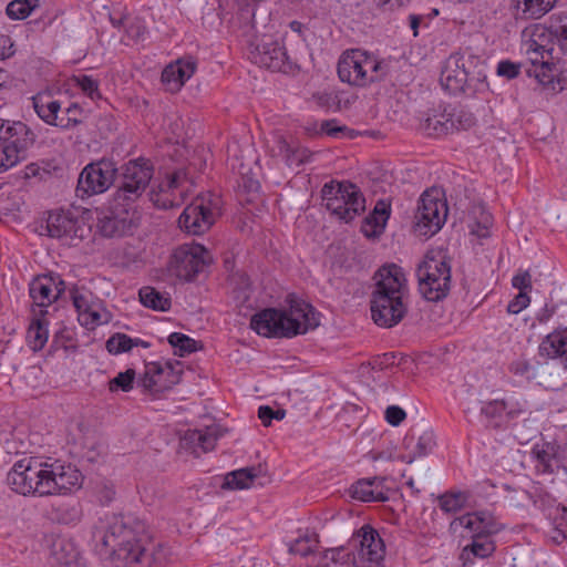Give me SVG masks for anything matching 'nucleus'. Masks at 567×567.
I'll use <instances>...</instances> for the list:
<instances>
[{"label": "nucleus", "mask_w": 567, "mask_h": 567, "mask_svg": "<svg viewBox=\"0 0 567 567\" xmlns=\"http://www.w3.org/2000/svg\"><path fill=\"white\" fill-rule=\"evenodd\" d=\"M92 539L101 556L133 564L138 563L144 554L147 535L143 522L114 516L105 527L94 528Z\"/></svg>", "instance_id": "obj_1"}, {"label": "nucleus", "mask_w": 567, "mask_h": 567, "mask_svg": "<svg viewBox=\"0 0 567 567\" xmlns=\"http://www.w3.org/2000/svg\"><path fill=\"white\" fill-rule=\"evenodd\" d=\"M288 308H266L251 317L250 328L267 338H291L319 326V315L308 302L289 295Z\"/></svg>", "instance_id": "obj_2"}, {"label": "nucleus", "mask_w": 567, "mask_h": 567, "mask_svg": "<svg viewBox=\"0 0 567 567\" xmlns=\"http://www.w3.org/2000/svg\"><path fill=\"white\" fill-rule=\"evenodd\" d=\"M375 287L371 296V316L375 324L392 328L403 320L408 312L406 279L401 267L390 264L374 275Z\"/></svg>", "instance_id": "obj_3"}, {"label": "nucleus", "mask_w": 567, "mask_h": 567, "mask_svg": "<svg viewBox=\"0 0 567 567\" xmlns=\"http://www.w3.org/2000/svg\"><path fill=\"white\" fill-rule=\"evenodd\" d=\"M419 291L427 301L443 300L451 289V264L442 250L429 251L416 269Z\"/></svg>", "instance_id": "obj_4"}, {"label": "nucleus", "mask_w": 567, "mask_h": 567, "mask_svg": "<svg viewBox=\"0 0 567 567\" xmlns=\"http://www.w3.org/2000/svg\"><path fill=\"white\" fill-rule=\"evenodd\" d=\"M385 74V64L360 49L347 50L338 61L339 79L350 85L363 87L381 81Z\"/></svg>", "instance_id": "obj_5"}, {"label": "nucleus", "mask_w": 567, "mask_h": 567, "mask_svg": "<svg viewBox=\"0 0 567 567\" xmlns=\"http://www.w3.org/2000/svg\"><path fill=\"white\" fill-rule=\"evenodd\" d=\"M321 197L326 208L344 223H350L365 209L363 194L357 185L350 182L324 184Z\"/></svg>", "instance_id": "obj_6"}, {"label": "nucleus", "mask_w": 567, "mask_h": 567, "mask_svg": "<svg viewBox=\"0 0 567 567\" xmlns=\"http://www.w3.org/2000/svg\"><path fill=\"white\" fill-rule=\"evenodd\" d=\"M539 352L550 358L544 363V372L556 373V378H546L545 388L556 391L567 385V327L549 333L542 341Z\"/></svg>", "instance_id": "obj_7"}, {"label": "nucleus", "mask_w": 567, "mask_h": 567, "mask_svg": "<svg viewBox=\"0 0 567 567\" xmlns=\"http://www.w3.org/2000/svg\"><path fill=\"white\" fill-rule=\"evenodd\" d=\"M44 462L27 456L17 461L7 475V484L17 494L44 496Z\"/></svg>", "instance_id": "obj_8"}, {"label": "nucleus", "mask_w": 567, "mask_h": 567, "mask_svg": "<svg viewBox=\"0 0 567 567\" xmlns=\"http://www.w3.org/2000/svg\"><path fill=\"white\" fill-rule=\"evenodd\" d=\"M354 567H384L385 545L379 533L363 525L349 542Z\"/></svg>", "instance_id": "obj_9"}, {"label": "nucleus", "mask_w": 567, "mask_h": 567, "mask_svg": "<svg viewBox=\"0 0 567 567\" xmlns=\"http://www.w3.org/2000/svg\"><path fill=\"white\" fill-rule=\"evenodd\" d=\"M118 168L110 158H101L84 166L78 178L76 196L86 198L105 193L115 182Z\"/></svg>", "instance_id": "obj_10"}, {"label": "nucleus", "mask_w": 567, "mask_h": 567, "mask_svg": "<svg viewBox=\"0 0 567 567\" xmlns=\"http://www.w3.org/2000/svg\"><path fill=\"white\" fill-rule=\"evenodd\" d=\"M34 142L35 134L27 124L0 120V150L7 166L17 165Z\"/></svg>", "instance_id": "obj_11"}, {"label": "nucleus", "mask_w": 567, "mask_h": 567, "mask_svg": "<svg viewBox=\"0 0 567 567\" xmlns=\"http://www.w3.org/2000/svg\"><path fill=\"white\" fill-rule=\"evenodd\" d=\"M153 177V167L144 158L127 162L120 168V184L115 200L135 202L146 189Z\"/></svg>", "instance_id": "obj_12"}, {"label": "nucleus", "mask_w": 567, "mask_h": 567, "mask_svg": "<svg viewBox=\"0 0 567 567\" xmlns=\"http://www.w3.org/2000/svg\"><path fill=\"white\" fill-rule=\"evenodd\" d=\"M447 213V204L442 192L437 188L425 190L415 213L416 229L424 236H433L444 225Z\"/></svg>", "instance_id": "obj_13"}, {"label": "nucleus", "mask_w": 567, "mask_h": 567, "mask_svg": "<svg viewBox=\"0 0 567 567\" xmlns=\"http://www.w3.org/2000/svg\"><path fill=\"white\" fill-rule=\"evenodd\" d=\"M210 262V252L204 246L186 244L175 249L171 260V269L178 278L190 281L203 272Z\"/></svg>", "instance_id": "obj_14"}, {"label": "nucleus", "mask_w": 567, "mask_h": 567, "mask_svg": "<svg viewBox=\"0 0 567 567\" xmlns=\"http://www.w3.org/2000/svg\"><path fill=\"white\" fill-rule=\"evenodd\" d=\"M83 475L76 466L60 461L44 462V482L41 485L44 496L66 494L78 489L81 487Z\"/></svg>", "instance_id": "obj_15"}, {"label": "nucleus", "mask_w": 567, "mask_h": 567, "mask_svg": "<svg viewBox=\"0 0 567 567\" xmlns=\"http://www.w3.org/2000/svg\"><path fill=\"white\" fill-rule=\"evenodd\" d=\"M70 296L79 315L82 326L93 329L96 326L107 323L110 313L103 308L102 301L85 287H73Z\"/></svg>", "instance_id": "obj_16"}, {"label": "nucleus", "mask_w": 567, "mask_h": 567, "mask_svg": "<svg viewBox=\"0 0 567 567\" xmlns=\"http://www.w3.org/2000/svg\"><path fill=\"white\" fill-rule=\"evenodd\" d=\"M187 190V174L178 169L151 189L150 199L157 208L168 209L183 204Z\"/></svg>", "instance_id": "obj_17"}, {"label": "nucleus", "mask_w": 567, "mask_h": 567, "mask_svg": "<svg viewBox=\"0 0 567 567\" xmlns=\"http://www.w3.org/2000/svg\"><path fill=\"white\" fill-rule=\"evenodd\" d=\"M251 61L271 71L289 72L293 68L285 47L271 38L264 37L250 51Z\"/></svg>", "instance_id": "obj_18"}, {"label": "nucleus", "mask_w": 567, "mask_h": 567, "mask_svg": "<svg viewBox=\"0 0 567 567\" xmlns=\"http://www.w3.org/2000/svg\"><path fill=\"white\" fill-rule=\"evenodd\" d=\"M215 223V214L210 199L206 197L195 198L178 218L181 229L189 235H202Z\"/></svg>", "instance_id": "obj_19"}, {"label": "nucleus", "mask_w": 567, "mask_h": 567, "mask_svg": "<svg viewBox=\"0 0 567 567\" xmlns=\"http://www.w3.org/2000/svg\"><path fill=\"white\" fill-rule=\"evenodd\" d=\"M65 284L59 276L44 275L33 279L29 293L33 308L40 316L49 313L48 308L64 292Z\"/></svg>", "instance_id": "obj_20"}, {"label": "nucleus", "mask_w": 567, "mask_h": 567, "mask_svg": "<svg viewBox=\"0 0 567 567\" xmlns=\"http://www.w3.org/2000/svg\"><path fill=\"white\" fill-rule=\"evenodd\" d=\"M472 56L467 59L462 54H452L445 61L441 71L440 82L451 94L464 93L468 81V65L474 64Z\"/></svg>", "instance_id": "obj_21"}, {"label": "nucleus", "mask_w": 567, "mask_h": 567, "mask_svg": "<svg viewBox=\"0 0 567 567\" xmlns=\"http://www.w3.org/2000/svg\"><path fill=\"white\" fill-rule=\"evenodd\" d=\"M47 231L50 237L65 239H83L87 230L85 224L74 218L69 212H52L47 219Z\"/></svg>", "instance_id": "obj_22"}, {"label": "nucleus", "mask_w": 567, "mask_h": 567, "mask_svg": "<svg viewBox=\"0 0 567 567\" xmlns=\"http://www.w3.org/2000/svg\"><path fill=\"white\" fill-rule=\"evenodd\" d=\"M196 70V62L192 58L178 59L169 63L162 72V83L166 91L175 93L189 80Z\"/></svg>", "instance_id": "obj_23"}, {"label": "nucleus", "mask_w": 567, "mask_h": 567, "mask_svg": "<svg viewBox=\"0 0 567 567\" xmlns=\"http://www.w3.org/2000/svg\"><path fill=\"white\" fill-rule=\"evenodd\" d=\"M558 445L549 442L535 444L532 456L535 462L536 472L539 474H553L563 466Z\"/></svg>", "instance_id": "obj_24"}, {"label": "nucleus", "mask_w": 567, "mask_h": 567, "mask_svg": "<svg viewBox=\"0 0 567 567\" xmlns=\"http://www.w3.org/2000/svg\"><path fill=\"white\" fill-rule=\"evenodd\" d=\"M435 446V435L432 430L424 431L417 439L414 435H406L403 440L404 452L400 460L408 464L414 462L432 452Z\"/></svg>", "instance_id": "obj_25"}, {"label": "nucleus", "mask_w": 567, "mask_h": 567, "mask_svg": "<svg viewBox=\"0 0 567 567\" xmlns=\"http://www.w3.org/2000/svg\"><path fill=\"white\" fill-rule=\"evenodd\" d=\"M461 526L476 534L495 535L503 529V525L488 511H477L457 518Z\"/></svg>", "instance_id": "obj_26"}, {"label": "nucleus", "mask_w": 567, "mask_h": 567, "mask_svg": "<svg viewBox=\"0 0 567 567\" xmlns=\"http://www.w3.org/2000/svg\"><path fill=\"white\" fill-rule=\"evenodd\" d=\"M223 435L219 425L212 424L204 429L189 430L185 433L183 442L193 449L194 453L200 450L207 453L214 450L217 440Z\"/></svg>", "instance_id": "obj_27"}, {"label": "nucleus", "mask_w": 567, "mask_h": 567, "mask_svg": "<svg viewBox=\"0 0 567 567\" xmlns=\"http://www.w3.org/2000/svg\"><path fill=\"white\" fill-rule=\"evenodd\" d=\"M547 30L543 25H535L530 32L529 39L524 41L523 48L532 66H536L544 60V54L551 55L554 48L544 43L547 40Z\"/></svg>", "instance_id": "obj_28"}, {"label": "nucleus", "mask_w": 567, "mask_h": 567, "mask_svg": "<svg viewBox=\"0 0 567 567\" xmlns=\"http://www.w3.org/2000/svg\"><path fill=\"white\" fill-rule=\"evenodd\" d=\"M382 480L378 477L362 478L351 485L350 496L361 502H384L388 496L383 493Z\"/></svg>", "instance_id": "obj_29"}, {"label": "nucleus", "mask_w": 567, "mask_h": 567, "mask_svg": "<svg viewBox=\"0 0 567 567\" xmlns=\"http://www.w3.org/2000/svg\"><path fill=\"white\" fill-rule=\"evenodd\" d=\"M389 215V206L382 200L378 202L374 209L364 218L361 225L363 235L367 238L379 237L384 231Z\"/></svg>", "instance_id": "obj_30"}, {"label": "nucleus", "mask_w": 567, "mask_h": 567, "mask_svg": "<svg viewBox=\"0 0 567 567\" xmlns=\"http://www.w3.org/2000/svg\"><path fill=\"white\" fill-rule=\"evenodd\" d=\"M496 549L495 542L491 538V535L473 534L472 543L466 545L461 554L463 566L473 564L470 559V555L477 558H487L494 554Z\"/></svg>", "instance_id": "obj_31"}, {"label": "nucleus", "mask_w": 567, "mask_h": 567, "mask_svg": "<svg viewBox=\"0 0 567 567\" xmlns=\"http://www.w3.org/2000/svg\"><path fill=\"white\" fill-rule=\"evenodd\" d=\"M33 318L30 322L27 339L34 351L41 350L49 338L48 324L49 321L45 319V316H40L35 309H32Z\"/></svg>", "instance_id": "obj_32"}, {"label": "nucleus", "mask_w": 567, "mask_h": 567, "mask_svg": "<svg viewBox=\"0 0 567 567\" xmlns=\"http://www.w3.org/2000/svg\"><path fill=\"white\" fill-rule=\"evenodd\" d=\"M558 0H515L517 14L524 19H539L554 9Z\"/></svg>", "instance_id": "obj_33"}, {"label": "nucleus", "mask_w": 567, "mask_h": 567, "mask_svg": "<svg viewBox=\"0 0 567 567\" xmlns=\"http://www.w3.org/2000/svg\"><path fill=\"white\" fill-rule=\"evenodd\" d=\"M164 373H172L173 378L169 380L172 384L179 382V373L181 371L176 372L174 371V367L172 363L167 362L165 365H161L159 363L152 362L146 365L145 372L143 377L140 379L138 383L145 389V390H152L154 386L157 385L159 381V377Z\"/></svg>", "instance_id": "obj_34"}, {"label": "nucleus", "mask_w": 567, "mask_h": 567, "mask_svg": "<svg viewBox=\"0 0 567 567\" xmlns=\"http://www.w3.org/2000/svg\"><path fill=\"white\" fill-rule=\"evenodd\" d=\"M277 152L275 155L280 156L288 166H300L309 161L310 153L306 148L296 147L289 144L282 136L276 137Z\"/></svg>", "instance_id": "obj_35"}, {"label": "nucleus", "mask_w": 567, "mask_h": 567, "mask_svg": "<svg viewBox=\"0 0 567 567\" xmlns=\"http://www.w3.org/2000/svg\"><path fill=\"white\" fill-rule=\"evenodd\" d=\"M546 30L547 38H550L553 44H557L559 50L567 54V12L553 14Z\"/></svg>", "instance_id": "obj_36"}, {"label": "nucleus", "mask_w": 567, "mask_h": 567, "mask_svg": "<svg viewBox=\"0 0 567 567\" xmlns=\"http://www.w3.org/2000/svg\"><path fill=\"white\" fill-rule=\"evenodd\" d=\"M261 473L260 467H244L228 473L225 477L223 488L244 489L248 488L255 478Z\"/></svg>", "instance_id": "obj_37"}, {"label": "nucleus", "mask_w": 567, "mask_h": 567, "mask_svg": "<svg viewBox=\"0 0 567 567\" xmlns=\"http://www.w3.org/2000/svg\"><path fill=\"white\" fill-rule=\"evenodd\" d=\"M33 107L38 116L47 124L58 126L60 121L58 114L61 110L59 101L52 100L49 96L37 95L33 97Z\"/></svg>", "instance_id": "obj_38"}, {"label": "nucleus", "mask_w": 567, "mask_h": 567, "mask_svg": "<svg viewBox=\"0 0 567 567\" xmlns=\"http://www.w3.org/2000/svg\"><path fill=\"white\" fill-rule=\"evenodd\" d=\"M445 116L449 124H453V133L471 128L476 120L472 112L461 105L445 106Z\"/></svg>", "instance_id": "obj_39"}, {"label": "nucleus", "mask_w": 567, "mask_h": 567, "mask_svg": "<svg viewBox=\"0 0 567 567\" xmlns=\"http://www.w3.org/2000/svg\"><path fill=\"white\" fill-rule=\"evenodd\" d=\"M140 301L143 306L156 311H167L171 309L172 300L168 293L161 292L153 287H143L140 289Z\"/></svg>", "instance_id": "obj_40"}, {"label": "nucleus", "mask_w": 567, "mask_h": 567, "mask_svg": "<svg viewBox=\"0 0 567 567\" xmlns=\"http://www.w3.org/2000/svg\"><path fill=\"white\" fill-rule=\"evenodd\" d=\"M422 130L429 136L440 137L453 133V124L446 122L445 106L441 112L429 115L421 124Z\"/></svg>", "instance_id": "obj_41"}, {"label": "nucleus", "mask_w": 567, "mask_h": 567, "mask_svg": "<svg viewBox=\"0 0 567 567\" xmlns=\"http://www.w3.org/2000/svg\"><path fill=\"white\" fill-rule=\"evenodd\" d=\"M319 545V536L315 532L307 530L303 535L299 536L289 544V553L306 557L316 551Z\"/></svg>", "instance_id": "obj_42"}, {"label": "nucleus", "mask_w": 567, "mask_h": 567, "mask_svg": "<svg viewBox=\"0 0 567 567\" xmlns=\"http://www.w3.org/2000/svg\"><path fill=\"white\" fill-rule=\"evenodd\" d=\"M468 65V81L464 94L473 95L477 92H483L487 89L486 74L483 65L475 61L474 64Z\"/></svg>", "instance_id": "obj_43"}, {"label": "nucleus", "mask_w": 567, "mask_h": 567, "mask_svg": "<svg viewBox=\"0 0 567 567\" xmlns=\"http://www.w3.org/2000/svg\"><path fill=\"white\" fill-rule=\"evenodd\" d=\"M168 342L175 349V354L179 357H184L198 350V342L184 333H171L168 336Z\"/></svg>", "instance_id": "obj_44"}, {"label": "nucleus", "mask_w": 567, "mask_h": 567, "mask_svg": "<svg viewBox=\"0 0 567 567\" xmlns=\"http://www.w3.org/2000/svg\"><path fill=\"white\" fill-rule=\"evenodd\" d=\"M86 116V112L78 103H71L70 106L65 109V116L60 117L58 127L62 130L73 128L82 124Z\"/></svg>", "instance_id": "obj_45"}, {"label": "nucleus", "mask_w": 567, "mask_h": 567, "mask_svg": "<svg viewBox=\"0 0 567 567\" xmlns=\"http://www.w3.org/2000/svg\"><path fill=\"white\" fill-rule=\"evenodd\" d=\"M467 499L466 493L451 492L445 493L439 498V506L445 513H456L461 511Z\"/></svg>", "instance_id": "obj_46"}, {"label": "nucleus", "mask_w": 567, "mask_h": 567, "mask_svg": "<svg viewBox=\"0 0 567 567\" xmlns=\"http://www.w3.org/2000/svg\"><path fill=\"white\" fill-rule=\"evenodd\" d=\"M134 343L136 342L133 338L125 333L118 332L114 333L107 339L105 347L111 354H120L132 350Z\"/></svg>", "instance_id": "obj_47"}, {"label": "nucleus", "mask_w": 567, "mask_h": 567, "mask_svg": "<svg viewBox=\"0 0 567 567\" xmlns=\"http://www.w3.org/2000/svg\"><path fill=\"white\" fill-rule=\"evenodd\" d=\"M100 233L105 237L121 235L124 230V220L113 215H104L99 218L97 224Z\"/></svg>", "instance_id": "obj_48"}, {"label": "nucleus", "mask_w": 567, "mask_h": 567, "mask_svg": "<svg viewBox=\"0 0 567 567\" xmlns=\"http://www.w3.org/2000/svg\"><path fill=\"white\" fill-rule=\"evenodd\" d=\"M34 8L35 4L30 0H13L7 6L6 13L12 20H23L31 14Z\"/></svg>", "instance_id": "obj_49"}, {"label": "nucleus", "mask_w": 567, "mask_h": 567, "mask_svg": "<svg viewBox=\"0 0 567 567\" xmlns=\"http://www.w3.org/2000/svg\"><path fill=\"white\" fill-rule=\"evenodd\" d=\"M135 380V371L133 369H127L124 372H120L115 378L110 380L109 389L111 392L122 390L123 392H128L133 389Z\"/></svg>", "instance_id": "obj_50"}, {"label": "nucleus", "mask_w": 567, "mask_h": 567, "mask_svg": "<svg viewBox=\"0 0 567 567\" xmlns=\"http://www.w3.org/2000/svg\"><path fill=\"white\" fill-rule=\"evenodd\" d=\"M53 550L56 560L63 565L71 564L78 556V551L73 547L72 543L63 539L53 544Z\"/></svg>", "instance_id": "obj_51"}, {"label": "nucleus", "mask_w": 567, "mask_h": 567, "mask_svg": "<svg viewBox=\"0 0 567 567\" xmlns=\"http://www.w3.org/2000/svg\"><path fill=\"white\" fill-rule=\"evenodd\" d=\"M509 370L515 375L523 377L529 381H532V380L537 381L538 364L534 365L524 359H518V360L512 362Z\"/></svg>", "instance_id": "obj_52"}, {"label": "nucleus", "mask_w": 567, "mask_h": 567, "mask_svg": "<svg viewBox=\"0 0 567 567\" xmlns=\"http://www.w3.org/2000/svg\"><path fill=\"white\" fill-rule=\"evenodd\" d=\"M322 559L324 560V567H329L328 561L334 565L352 564V550L348 551L343 547L330 548L324 551Z\"/></svg>", "instance_id": "obj_53"}, {"label": "nucleus", "mask_w": 567, "mask_h": 567, "mask_svg": "<svg viewBox=\"0 0 567 567\" xmlns=\"http://www.w3.org/2000/svg\"><path fill=\"white\" fill-rule=\"evenodd\" d=\"M504 413L508 419H515L526 411V402L515 395H508L501 399Z\"/></svg>", "instance_id": "obj_54"}, {"label": "nucleus", "mask_w": 567, "mask_h": 567, "mask_svg": "<svg viewBox=\"0 0 567 567\" xmlns=\"http://www.w3.org/2000/svg\"><path fill=\"white\" fill-rule=\"evenodd\" d=\"M527 73L529 75H535L538 82L543 85H548L554 80L553 64L548 61H542L538 65L528 69Z\"/></svg>", "instance_id": "obj_55"}, {"label": "nucleus", "mask_w": 567, "mask_h": 567, "mask_svg": "<svg viewBox=\"0 0 567 567\" xmlns=\"http://www.w3.org/2000/svg\"><path fill=\"white\" fill-rule=\"evenodd\" d=\"M286 416L284 409L274 410L269 405H261L258 409V417L265 426H269L272 420H282Z\"/></svg>", "instance_id": "obj_56"}, {"label": "nucleus", "mask_w": 567, "mask_h": 567, "mask_svg": "<svg viewBox=\"0 0 567 567\" xmlns=\"http://www.w3.org/2000/svg\"><path fill=\"white\" fill-rule=\"evenodd\" d=\"M76 83L79 87L91 99L95 100L99 99L100 92H99V84L97 82L89 75H81L76 78Z\"/></svg>", "instance_id": "obj_57"}, {"label": "nucleus", "mask_w": 567, "mask_h": 567, "mask_svg": "<svg viewBox=\"0 0 567 567\" xmlns=\"http://www.w3.org/2000/svg\"><path fill=\"white\" fill-rule=\"evenodd\" d=\"M481 413L491 420L501 419L505 415L501 399L485 402L481 408Z\"/></svg>", "instance_id": "obj_58"}, {"label": "nucleus", "mask_w": 567, "mask_h": 567, "mask_svg": "<svg viewBox=\"0 0 567 567\" xmlns=\"http://www.w3.org/2000/svg\"><path fill=\"white\" fill-rule=\"evenodd\" d=\"M478 209L481 212V219L476 223V227L472 228V231L478 237H486L488 235V229L493 224V218L484 207H478Z\"/></svg>", "instance_id": "obj_59"}, {"label": "nucleus", "mask_w": 567, "mask_h": 567, "mask_svg": "<svg viewBox=\"0 0 567 567\" xmlns=\"http://www.w3.org/2000/svg\"><path fill=\"white\" fill-rule=\"evenodd\" d=\"M406 417L405 411L398 405H390L385 410V420L393 426L400 425Z\"/></svg>", "instance_id": "obj_60"}, {"label": "nucleus", "mask_w": 567, "mask_h": 567, "mask_svg": "<svg viewBox=\"0 0 567 567\" xmlns=\"http://www.w3.org/2000/svg\"><path fill=\"white\" fill-rule=\"evenodd\" d=\"M529 297L524 291H520L507 306V311L513 315L519 313L529 305Z\"/></svg>", "instance_id": "obj_61"}, {"label": "nucleus", "mask_w": 567, "mask_h": 567, "mask_svg": "<svg viewBox=\"0 0 567 567\" xmlns=\"http://www.w3.org/2000/svg\"><path fill=\"white\" fill-rule=\"evenodd\" d=\"M519 64L511 61H501L497 65V74L507 79H515L519 74Z\"/></svg>", "instance_id": "obj_62"}, {"label": "nucleus", "mask_w": 567, "mask_h": 567, "mask_svg": "<svg viewBox=\"0 0 567 567\" xmlns=\"http://www.w3.org/2000/svg\"><path fill=\"white\" fill-rule=\"evenodd\" d=\"M395 364V354L394 353H384L381 357H378L372 362V368L378 370H384Z\"/></svg>", "instance_id": "obj_63"}, {"label": "nucleus", "mask_w": 567, "mask_h": 567, "mask_svg": "<svg viewBox=\"0 0 567 567\" xmlns=\"http://www.w3.org/2000/svg\"><path fill=\"white\" fill-rule=\"evenodd\" d=\"M513 286L520 291L530 288V275L528 272L518 274L513 277Z\"/></svg>", "instance_id": "obj_64"}]
</instances>
